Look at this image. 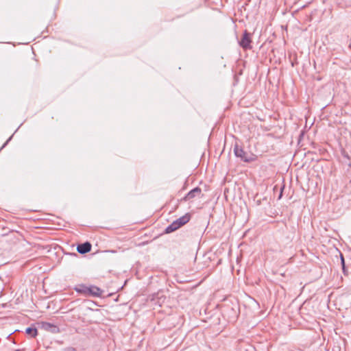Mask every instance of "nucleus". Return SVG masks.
Returning <instances> with one entry per match:
<instances>
[{
  "instance_id": "2",
  "label": "nucleus",
  "mask_w": 351,
  "mask_h": 351,
  "mask_svg": "<svg viewBox=\"0 0 351 351\" xmlns=\"http://www.w3.org/2000/svg\"><path fill=\"white\" fill-rule=\"evenodd\" d=\"M234 152L236 156L240 158L244 162H251L254 160L252 155L246 153L242 148L239 147L238 145L234 147Z\"/></svg>"
},
{
  "instance_id": "4",
  "label": "nucleus",
  "mask_w": 351,
  "mask_h": 351,
  "mask_svg": "<svg viewBox=\"0 0 351 351\" xmlns=\"http://www.w3.org/2000/svg\"><path fill=\"white\" fill-rule=\"evenodd\" d=\"M202 195V189L199 187H195L190 191L184 197L185 201L193 199L195 197H200Z\"/></svg>"
},
{
  "instance_id": "7",
  "label": "nucleus",
  "mask_w": 351,
  "mask_h": 351,
  "mask_svg": "<svg viewBox=\"0 0 351 351\" xmlns=\"http://www.w3.org/2000/svg\"><path fill=\"white\" fill-rule=\"evenodd\" d=\"M77 250L80 254L88 253L91 250V244L89 242L79 244L77 247Z\"/></svg>"
},
{
  "instance_id": "12",
  "label": "nucleus",
  "mask_w": 351,
  "mask_h": 351,
  "mask_svg": "<svg viewBox=\"0 0 351 351\" xmlns=\"http://www.w3.org/2000/svg\"><path fill=\"white\" fill-rule=\"evenodd\" d=\"M14 351H20V350H14Z\"/></svg>"
},
{
  "instance_id": "11",
  "label": "nucleus",
  "mask_w": 351,
  "mask_h": 351,
  "mask_svg": "<svg viewBox=\"0 0 351 351\" xmlns=\"http://www.w3.org/2000/svg\"><path fill=\"white\" fill-rule=\"evenodd\" d=\"M66 351H76L75 348H67Z\"/></svg>"
},
{
  "instance_id": "3",
  "label": "nucleus",
  "mask_w": 351,
  "mask_h": 351,
  "mask_svg": "<svg viewBox=\"0 0 351 351\" xmlns=\"http://www.w3.org/2000/svg\"><path fill=\"white\" fill-rule=\"evenodd\" d=\"M251 42L250 34L245 30L239 44L244 49H248L252 48Z\"/></svg>"
},
{
  "instance_id": "5",
  "label": "nucleus",
  "mask_w": 351,
  "mask_h": 351,
  "mask_svg": "<svg viewBox=\"0 0 351 351\" xmlns=\"http://www.w3.org/2000/svg\"><path fill=\"white\" fill-rule=\"evenodd\" d=\"M86 290L88 292L87 295L95 297H100L103 293V291L96 286L88 287V288H86Z\"/></svg>"
},
{
  "instance_id": "9",
  "label": "nucleus",
  "mask_w": 351,
  "mask_h": 351,
  "mask_svg": "<svg viewBox=\"0 0 351 351\" xmlns=\"http://www.w3.org/2000/svg\"><path fill=\"white\" fill-rule=\"evenodd\" d=\"M86 288H88V287H86V286L82 285V286H80V287H79V288H75V290H76V291H77L78 293H84V294H85V295H87L88 292H87V291L86 290Z\"/></svg>"
},
{
  "instance_id": "8",
  "label": "nucleus",
  "mask_w": 351,
  "mask_h": 351,
  "mask_svg": "<svg viewBox=\"0 0 351 351\" xmlns=\"http://www.w3.org/2000/svg\"><path fill=\"white\" fill-rule=\"evenodd\" d=\"M25 332L31 337H36L38 335V330L35 327H29L25 330Z\"/></svg>"
},
{
  "instance_id": "1",
  "label": "nucleus",
  "mask_w": 351,
  "mask_h": 351,
  "mask_svg": "<svg viewBox=\"0 0 351 351\" xmlns=\"http://www.w3.org/2000/svg\"><path fill=\"white\" fill-rule=\"evenodd\" d=\"M190 215L186 214L184 216L178 218V219L175 220L173 223H171L169 226H167L165 229L166 233H171L178 228H180L181 226L186 224L189 220H190Z\"/></svg>"
},
{
  "instance_id": "6",
  "label": "nucleus",
  "mask_w": 351,
  "mask_h": 351,
  "mask_svg": "<svg viewBox=\"0 0 351 351\" xmlns=\"http://www.w3.org/2000/svg\"><path fill=\"white\" fill-rule=\"evenodd\" d=\"M41 328L52 333H56L59 331V329L56 326L49 322H42Z\"/></svg>"
},
{
  "instance_id": "10",
  "label": "nucleus",
  "mask_w": 351,
  "mask_h": 351,
  "mask_svg": "<svg viewBox=\"0 0 351 351\" xmlns=\"http://www.w3.org/2000/svg\"><path fill=\"white\" fill-rule=\"evenodd\" d=\"M341 264H342L343 271L345 273V263H344V258H343L342 255L341 256Z\"/></svg>"
}]
</instances>
